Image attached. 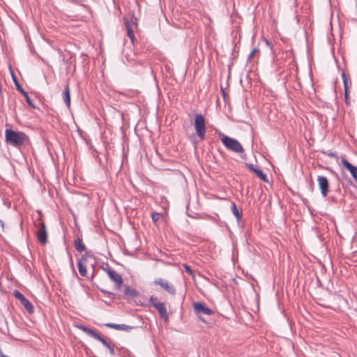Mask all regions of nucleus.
Instances as JSON below:
<instances>
[{
	"label": "nucleus",
	"instance_id": "nucleus-19",
	"mask_svg": "<svg viewBox=\"0 0 357 357\" xmlns=\"http://www.w3.org/2000/svg\"><path fill=\"white\" fill-rule=\"evenodd\" d=\"M138 294V292L135 289H132L128 286H126L124 289V295L127 298H134L137 296Z\"/></svg>",
	"mask_w": 357,
	"mask_h": 357
},
{
	"label": "nucleus",
	"instance_id": "nucleus-8",
	"mask_svg": "<svg viewBox=\"0 0 357 357\" xmlns=\"http://www.w3.org/2000/svg\"><path fill=\"white\" fill-rule=\"evenodd\" d=\"M13 296L20 301L21 304L29 313L31 314L33 312L34 308L32 303L26 299L20 291L15 290L13 291Z\"/></svg>",
	"mask_w": 357,
	"mask_h": 357
},
{
	"label": "nucleus",
	"instance_id": "nucleus-7",
	"mask_svg": "<svg viewBox=\"0 0 357 357\" xmlns=\"http://www.w3.org/2000/svg\"><path fill=\"white\" fill-rule=\"evenodd\" d=\"M153 283L155 285L160 286L162 289L172 296H174L176 294V289L174 284L164 278H155Z\"/></svg>",
	"mask_w": 357,
	"mask_h": 357
},
{
	"label": "nucleus",
	"instance_id": "nucleus-11",
	"mask_svg": "<svg viewBox=\"0 0 357 357\" xmlns=\"http://www.w3.org/2000/svg\"><path fill=\"white\" fill-rule=\"evenodd\" d=\"M193 308L197 314L211 315L213 312L210 307L201 302L194 303Z\"/></svg>",
	"mask_w": 357,
	"mask_h": 357
},
{
	"label": "nucleus",
	"instance_id": "nucleus-28",
	"mask_svg": "<svg viewBox=\"0 0 357 357\" xmlns=\"http://www.w3.org/2000/svg\"><path fill=\"white\" fill-rule=\"evenodd\" d=\"M343 85L344 91H349L348 80H347L346 82L343 81Z\"/></svg>",
	"mask_w": 357,
	"mask_h": 357
},
{
	"label": "nucleus",
	"instance_id": "nucleus-32",
	"mask_svg": "<svg viewBox=\"0 0 357 357\" xmlns=\"http://www.w3.org/2000/svg\"><path fill=\"white\" fill-rule=\"evenodd\" d=\"M266 44L269 46L271 45L270 43L268 40H266Z\"/></svg>",
	"mask_w": 357,
	"mask_h": 357
},
{
	"label": "nucleus",
	"instance_id": "nucleus-15",
	"mask_svg": "<svg viewBox=\"0 0 357 357\" xmlns=\"http://www.w3.org/2000/svg\"><path fill=\"white\" fill-rule=\"evenodd\" d=\"M77 328H78L79 329L86 333L88 335L91 336V337L97 340H100V337H102L94 330L89 328L84 325H77Z\"/></svg>",
	"mask_w": 357,
	"mask_h": 357
},
{
	"label": "nucleus",
	"instance_id": "nucleus-18",
	"mask_svg": "<svg viewBox=\"0 0 357 357\" xmlns=\"http://www.w3.org/2000/svg\"><path fill=\"white\" fill-rule=\"evenodd\" d=\"M126 28L127 31V36L130 38L132 43H134L135 40V35L132 30V25L130 22L126 21L125 22Z\"/></svg>",
	"mask_w": 357,
	"mask_h": 357
},
{
	"label": "nucleus",
	"instance_id": "nucleus-17",
	"mask_svg": "<svg viewBox=\"0 0 357 357\" xmlns=\"http://www.w3.org/2000/svg\"><path fill=\"white\" fill-rule=\"evenodd\" d=\"M63 101L68 108L70 107V95L69 84H66L62 93Z\"/></svg>",
	"mask_w": 357,
	"mask_h": 357
},
{
	"label": "nucleus",
	"instance_id": "nucleus-21",
	"mask_svg": "<svg viewBox=\"0 0 357 357\" xmlns=\"http://www.w3.org/2000/svg\"><path fill=\"white\" fill-rule=\"evenodd\" d=\"M75 247L76 250L79 252L84 251L86 249V247H85L82 240L79 238H77L75 240Z\"/></svg>",
	"mask_w": 357,
	"mask_h": 357
},
{
	"label": "nucleus",
	"instance_id": "nucleus-9",
	"mask_svg": "<svg viewBox=\"0 0 357 357\" xmlns=\"http://www.w3.org/2000/svg\"><path fill=\"white\" fill-rule=\"evenodd\" d=\"M12 74V77H13V82L15 83V87L17 89V90L21 93V94L24 97L25 100H26V102L27 103V105L29 106H30L31 108H36V106L34 105L33 100L31 99V98L29 97V94L27 92H26L23 89L22 87L21 86V85L20 84V83L18 82L16 77L15 76L14 73L12 72L11 73Z\"/></svg>",
	"mask_w": 357,
	"mask_h": 357
},
{
	"label": "nucleus",
	"instance_id": "nucleus-30",
	"mask_svg": "<svg viewBox=\"0 0 357 357\" xmlns=\"http://www.w3.org/2000/svg\"><path fill=\"white\" fill-rule=\"evenodd\" d=\"M342 75V78L343 81H345V82H346V81L347 80V75H346L345 72H344V71H343V72L342 73V75Z\"/></svg>",
	"mask_w": 357,
	"mask_h": 357
},
{
	"label": "nucleus",
	"instance_id": "nucleus-31",
	"mask_svg": "<svg viewBox=\"0 0 357 357\" xmlns=\"http://www.w3.org/2000/svg\"><path fill=\"white\" fill-rule=\"evenodd\" d=\"M222 91V93H223V96L225 97V91L224 89L222 88L221 89Z\"/></svg>",
	"mask_w": 357,
	"mask_h": 357
},
{
	"label": "nucleus",
	"instance_id": "nucleus-12",
	"mask_svg": "<svg viewBox=\"0 0 357 357\" xmlns=\"http://www.w3.org/2000/svg\"><path fill=\"white\" fill-rule=\"evenodd\" d=\"M342 165L350 172L352 178L357 183V167L351 164L346 158H342Z\"/></svg>",
	"mask_w": 357,
	"mask_h": 357
},
{
	"label": "nucleus",
	"instance_id": "nucleus-29",
	"mask_svg": "<svg viewBox=\"0 0 357 357\" xmlns=\"http://www.w3.org/2000/svg\"><path fill=\"white\" fill-rule=\"evenodd\" d=\"M327 155L331 158H335L337 156L336 153L335 152H329Z\"/></svg>",
	"mask_w": 357,
	"mask_h": 357
},
{
	"label": "nucleus",
	"instance_id": "nucleus-22",
	"mask_svg": "<svg viewBox=\"0 0 357 357\" xmlns=\"http://www.w3.org/2000/svg\"><path fill=\"white\" fill-rule=\"evenodd\" d=\"M231 211L233 215L236 217L237 221L239 222L242 218V214L238 211L236 204L234 202L231 204Z\"/></svg>",
	"mask_w": 357,
	"mask_h": 357
},
{
	"label": "nucleus",
	"instance_id": "nucleus-6",
	"mask_svg": "<svg viewBox=\"0 0 357 357\" xmlns=\"http://www.w3.org/2000/svg\"><path fill=\"white\" fill-rule=\"evenodd\" d=\"M103 270L107 273L110 280L115 283V288L118 290L121 289L123 285V278L121 275L110 268L108 264L105 268H103Z\"/></svg>",
	"mask_w": 357,
	"mask_h": 357
},
{
	"label": "nucleus",
	"instance_id": "nucleus-26",
	"mask_svg": "<svg viewBox=\"0 0 357 357\" xmlns=\"http://www.w3.org/2000/svg\"><path fill=\"white\" fill-rule=\"evenodd\" d=\"M149 302L151 304V305L153 307V303H158V301H157V298L155 297L151 296L149 298Z\"/></svg>",
	"mask_w": 357,
	"mask_h": 357
},
{
	"label": "nucleus",
	"instance_id": "nucleus-14",
	"mask_svg": "<svg viewBox=\"0 0 357 357\" xmlns=\"http://www.w3.org/2000/svg\"><path fill=\"white\" fill-rule=\"evenodd\" d=\"M245 167L252 172L255 173L258 177H259L262 181L265 182H268V178L266 174L263 172L262 170L255 167L251 163H245Z\"/></svg>",
	"mask_w": 357,
	"mask_h": 357
},
{
	"label": "nucleus",
	"instance_id": "nucleus-13",
	"mask_svg": "<svg viewBox=\"0 0 357 357\" xmlns=\"http://www.w3.org/2000/svg\"><path fill=\"white\" fill-rule=\"evenodd\" d=\"M153 307L158 311L160 317L165 322L169 321V314L167 312L164 303L159 301L158 303H153Z\"/></svg>",
	"mask_w": 357,
	"mask_h": 357
},
{
	"label": "nucleus",
	"instance_id": "nucleus-4",
	"mask_svg": "<svg viewBox=\"0 0 357 357\" xmlns=\"http://www.w3.org/2000/svg\"><path fill=\"white\" fill-rule=\"evenodd\" d=\"M34 225L38 228L36 231L38 241L43 245L45 244L47 242V229L45 222L38 218L34 222Z\"/></svg>",
	"mask_w": 357,
	"mask_h": 357
},
{
	"label": "nucleus",
	"instance_id": "nucleus-20",
	"mask_svg": "<svg viewBox=\"0 0 357 357\" xmlns=\"http://www.w3.org/2000/svg\"><path fill=\"white\" fill-rule=\"evenodd\" d=\"M98 341H100L104 346L106 347V348H107L109 349V354L111 355H114L115 354V351H114V345H112L111 343L108 342L104 337H100V340H99Z\"/></svg>",
	"mask_w": 357,
	"mask_h": 357
},
{
	"label": "nucleus",
	"instance_id": "nucleus-2",
	"mask_svg": "<svg viewBox=\"0 0 357 357\" xmlns=\"http://www.w3.org/2000/svg\"><path fill=\"white\" fill-rule=\"evenodd\" d=\"M223 145L228 149L234 153H241L244 152V149L241 144L236 139L227 135H223L221 139Z\"/></svg>",
	"mask_w": 357,
	"mask_h": 357
},
{
	"label": "nucleus",
	"instance_id": "nucleus-16",
	"mask_svg": "<svg viewBox=\"0 0 357 357\" xmlns=\"http://www.w3.org/2000/svg\"><path fill=\"white\" fill-rule=\"evenodd\" d=\"M105 326L109 328H113V329L119 330V331H129L132 328H133L132 326H128L126 324H112V323H107L105 324Z\"/></svg>",
	"mask_w": 357,
	"mask_h": 357
},
{
	"label": "nucleus",
	"instance_id": "nucleus-27",
	"mask_svg": "<svg viewBox=\"0 0 357 357\" xmlns=\"http://www.w3.org/2000/svg\"><path fill=\"white\" fill-rule=\"evenodd\" d=\"M259 51V50L257 48H254L252 52H250V54H249L248 57V61H250L253 56H254V54L257 52Z\"/></svg>",
	"mask_w": 357,
	"mask_h": 357
},
{
	"label": "nucleus",
	"instance_id": "nucleus-25",
	"mask_svg": "<svg viewBox=\"0 0 357 357\" xmlns=\"http://www.w3.org/2000/svg\"><path fill=\"white\" fill-rule=\"evenodd\" d=\"M344 100L347 105H350L349 91H344Z\"/></svg>",
	"mask_w": 357,
	"mask_h": 357
},
{
	"label": "nucleus",
	"instance_id": "nucleus-3",
	"mask_svg": "<svg viewBox=\"0 0 357 357\" xmlns=\"http://www.w3.org/2000/svg\"><path fill=\"white\" fill-rule=\"evenodd\" d=\"M194 127L199 138L201 140H204L206 137V126L205 119L202 114H195L194 119Z\"/></svg>",
	"mask_w": 357,
	"mask_h": 357
},
{
	"label": "nucleus",
	"instance_id": "nucleus-10",
	"mask_svg": "<svg viewBox=\"0 0 357 357\" xmlns=\"http://www.w3.org/2000/svg\"><path fill=\"white\" fill-rule=\"evenodd\" d=\"M317 182L319 188L323 197H326L329 192V181L324 176H318Z\"/></svg>",
	"mask_w": 357,
	"mask_h": 357
},
{
	"label": "nucleus",
	"instance_id": "nucleus-5",
	"mask_svg": "<svg viewBox=\"0 0 357 357\" xmlns=\"http://www.w3.org/2000/svg\"><path fill=\"white\" fill-rule=\"evenodd\" d=\"M90 259L93 260V262L91 264V266H93L94 258L93 257V255L86 252L77 261L79 273L82 277L86 276V267Z\"/></svg>",
	"mask_w": 357,
	"mask_h": 357
},
{
	"label": "nucleus",
	"instance_id": "nucleus-23",
	"mask_svg": "<svg viewBox=\"0 0 357 357\" xmlns=\"http://www.w3.org/2000/svg\"><path fill=\"white\" fill-rule=\"evenodd\" d=\"M161 214L156 212H153L151 213V218L153 222H156L160 218Z\"/></svg>",
	"mask_w": 357,
	"mask_h": 357
},
{
	"label": "nucleus",
	"instance_id": "nucleus-1",
	"mask_svg": "<svg viewBox=\"0 0 357 357\" xmlns=\"http://www.w3.org/2000/svg\"><path fill=\"white\" fill-rule=\"evenodd\" d=\"M6 142L15 148H20L29 142L28 136L19 131H14L11 129H6L5 131Z\"/></svg>",
	"mask_w": 357,
	"mask_h": 357
},
{
	"label": "nucleus",
	"instance_id": "nucleus-24",
	"mask_svg": "<svg viewBox=\"0 0 357 357\" xmlns=\"http://www.w3.org/2000/svg\"><path fill=\"white\" fill-rule=\"evenodd\" d=\"M183 268H184L185 271H186V272H187L190 275L193 276V271H192V270L191 267H190L189 265H188V264H183Z\"/></svg>",
	"mask_w": 357,
	"mask_h": 357
}]
</instances>
